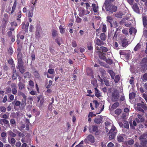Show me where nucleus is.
Instances as JSON below:
<instances>
[{
    "instance_id": "a18cd8bd",
    "label": "nucleus",
    "mask_w": 147,
    "mask_h": 147,
    "mask_svg": "<svg viewBox=\"0 0 147 147\" xmlns=\"http://www.w3.org/2000/svg\"><path fill=\"white\" fill-rule=\"evenodd\" d=\"M59 28L60 30V32L61 34H63L65 32V28H63L61 25H60Z\"/></svg>"
},
{
    "instance_id": "09e8293b",
    "label": "nucleus",
    "mask_w": 147,
    "mask_h": 147,
    "mask_svg": "<svg viewBox=\"0 0 147 147\" xmlns=\"http://www.w3.org/2000/svg\"><path fill=\"white\" fill-rule=\"evenodd\" d=\"M121 112V109H116L115 111V113L117 115H120Z\"/></svg>"
},
{
    "instance_id": "864d4df0",
    "label": "nucleus",
    "mask_w": 147,
    "mask_h": 147,
    "mask_svg": "<svg viewBox=\"0 0 147 147\" xmlns=\"http://www.w3.org/2000/svg\"><path fill=\"white\" fill-rule=\"evenodd\" d=\"M147 63V58L146 57L144 58L142 61V64H146Z\"/></svg>"
},
{
    "instance_id": "c9c22d12",
    "label": "nucleus",
    "mask_w": 147,
    "mask_h": 147,
    "mask_svg": "<svg viewBox=\"0 0 147 147\" xmlns=\"http://www.w3.org/2000/svg\"><path fill=\"white\" fill-rule=\"evenodd\" d=\"M141 48V45L139 43H138L134 48V51H138Z\"/></svg>"
},
{
    "instance_id": "37998d69",
    "label": "nucleus",
    "mask_w": 147,
    "mask_h": 147,
    "mask_svg": "<svg viewBox=\"0 0 147 147\" xmlns=\"http://www.w3.org/2000/svg\"><path fill=\"white\" fill-rule=\"evenodd\" d=\"M100 38L102 40H106V35L104 33H101L100 35Z\"/></svg>"
},
{
    "instance_id": "f3484780",
    "label": "nucleus",
    "mask_w": 147,
    "mask_h": 147,
    "mask_svg": "<svg viewBox=\"0 0 147 147\" xmlns=\"http://www.w3.org/2000/svg\"><path fill=\"white\" fill-rule=\"evenodd\" d=\"M119 54L120 55H124L126 59H127L129 57V55L128 53H126L125 51L123 50H120Z\"/></svg>"
},
{
    "instance_id": "4c0bfd02",
    "label": "nucleus",
    "mask_w": 147,
    "mask_h": 147,
    "mask_svg": "<svg viewBox=\"0 0 147 147\" xmlns=\"http://www.w3.org/2000/svg\"><path fill=\"white\" fill-rule=\"evenodd\" d=\"M135 96L136 94L134 92H132L131 93H130L129 94V98L130 99H134Z\"/></svg>"
},
{
    "instance_id": "4be33fe9",
    "label": "nucleus",
    "mask_w": 147,
    "mask_h": 147,
    "mask_svg": "<svg viewBox=\"0 0 147 147\" xmlns=\"http://www.w3.org/2000/svg\"><path fill=\"white\" fill-rule=\"evenodd\" d=\"M98 56L101 59H103L104 61L106 59L105 57V53H103L102 52H101L98 53Z\"/></svg>"
},
{
    "instance_id": "e2e57ef3",
    "label": "nucleus",
    "mask_w": 147,
    "mask_h": 147,
    "mask_svg": "<svg viewBox=\"0 0 147 147\" xmlns=\"http://www.w3.org/2000/svg\"><path fill=\"white\" fill-rule=\"evenodd\" d=\"M18 61V64H23V61L22 58H18L17 59Z\"/></svg>"
},
{
    "instance_id": "9d476101",
    "label": "nucleus",
    "mask_w": 147,
    "mask_h": 147,
    "mask_svg": "<svg viewBox=\"0 0 147 147\" xmlns=\"http://www.w3.org/2000/svg\"><path fill=\"white\" fill-rule=\"evenodd\" d=\"M0 124L1 125H4L6 127H9L10 126L9 121L6 119H1L0 120Z\"/></svg>"
},
{
    "instance_id": "2eb2a0df",
    "label": "nucleus",
    "mask_w": 147,
    "mask_h": 147,
    "mask_svg": "<svg viewBox=\"0 0 147 147\" xmlns=\"http://www.w3.org/2000/svg\"><path fill=\"white\" fill-rule=\"evenodd\" d=\"M133 10L137 13H139L140 10L137 3H134L132 6Z\"/></svg>"
},
{
    "instance_id": "cd10ccee",
    "label": "nucleus",
    "mask_w": 147,
    "mask_h": 147,
    "mask_svg": "<svg viewBox=\"0 0 147 147\" xmlns=\"http://www.w3.org/2000/svg\"><path fill=\"white\" fill-rule=\"evenodd\" d=\"M25 84L23 83L20 82L18 83V86L20 90H22L25 88Z\"/></svg>"
},
{
    "instance_id": "b1692460",
    "label": "nucleus",
    "mask_w": 147,
    "mask_h": 147,
    "mask_svg": "<svg viewBox=\"0 0 147 147\" xmlns=\"http://www.w3.org/2000/svg\"><path fill=\"white\" fill-rule=\"evenodd\" d=\"M136 121L135 120H134L133 121L132 123H131V121L129 122V124H130V125L131 127V128L133 129H135V127L133 126V125L134 126H137V123H136Z\"/></svg>"
},
{
    "instance_id": "bf43d9fd",
    "label": "nucleus",
    "mask_w": 147,
    "mask_h": 147,
    "mask_svg": "<svg viewBox=\"0 0 147 147\" xmlns=\"http://www.w3.org/2000/svg\"><path fill=\"white\" fill-rule=\"evenodd\" d=\"M123 126L125 128L127 129H129V126L128 122L126 121L123 124Z\"/></svg>"
},
{
    "instance_id": "338daca9",
    "label": "nucleus",
    "mask_w": 147,
    "mask_h": 147,
    "mask_svg": "<svg viewBox=\"0 0 147 147\" xmlns=\"http://www.w3.org/2000/svg\"><path fill=\"white\" fill-rule=\"evenodd\" d=\"M134 141L132 139H131L129 140H128L127 143L128 145H131L134 144Z\"/></svg>"
},
{
    "instance_id": "49530a36",
    "label": "nucleus",
    "mask_w": 147,
    "mask_h": 147,
    "mask_svg": "<svg viewBox=\"0 0 147 147\" xmlns=\"http://www.w3.org/2000/svg\"><path fill=\"white\" fill-rule=\"evenodd\" d=\"M87 47L88 50H89L91 51L93 50V48L92 46V44L91 43L89 42L87 44Z\"/></svg>"
},
{
    "instance_id": "6e6d98bb",
    "label": "nucleus",
    "mask_w": 147,
    "mask_h": 147,
    "mask_svg": "<svg viewBox=\"0 0 147 147\" xmlns=\"http://www.w3.org/2000/svg\"><path fill=\"white\" fill-rule=\"evenodd\" d=\"M0 110L2 112H6V108L4 106L0 107Z\"/></svg>"
},
{
    "instance_id": "79ce46f5",
    "label": "nucleus",
    "mask_w": 147,
    "mask_h": 147,
    "mask_svg": "<svg viewBox=\"0 0 147 147\" xmlns=\"http://www.w3.org/2000/svg\"><path fill=\"white\" fill-rule=\"evenodd\" d=\"M115 82L117 83L119 81L120 79V77L119 75H117L114 78Z\"/></svg>"
},
{
    "instance_id": "412c9836",
    "label": "nucleus",
    "mask_w": 147,
    "mask_h": 147,
    "mask_svg": "<svg viewBox=\"0 0 147 147\" xmlns=\"http://www.w3.org/2000/svg\"><path fill=\"white\" fill-rule=\"evenodd\" d=\"M141 66L139 68V72H144L147 69V65H141Z\"/></svg>"
},
{
    "instance_id": "bb28decb",
    "label": "nucleus",
    "mask_w": 147,
    "mask_h": 147,
    "mask_svg": "<svg viewBox=\"0 0 147 147\" xmlns=\"http://www.w3.org/2000/svg\"><path fill=\"white\" fill-rule=\"evenodd\" d=\"M95 95L98 98L101 96L100 93L99 92V90L97 88H95Z\"/></svg>"
},
{
    "instance_id": "603ef678",
    "label": "nucleus",
    "mask_w": 147,
    "mask_h": 147,
    "mask_svg": "<svg viewBox=\"0 0 147 147\" xmlns=\"http://www.w3.org/2000/svg\"><path fill=\"white\" fill-rule=\"evenodd\" d=\"M100 50L102 51V52H106L107 51H108V49L107 47H100Z\"/></svg>"
},
{
    "instance_id": "39448f33",
    "label": "nucleus",
    "mask_w": 147,
    "mask_h": 147,
    "mask_svg": "<svg viewBox=\"0 0 147 147\" xmlns=\"http://www.w3.org/2000/svg\"><path fill=\"white\" fill-rule=\"evenodd\" d=\"M108 38L111 40L112 39L113 40H117V34L116 32L114 31H111L108 32Z\"/></svg>"
},
{
    "instance_id": "7ed1b4c3",
    "label": "nucleus",
    "mask_w": 147,
    "mask_h": 147,
    "mask_svg": "<svg viewBox=\"0 0 147 147\" xmlns=\"http://www.w3.org/2000/svg\"><path fill=\"white\" fill-rule=\"evenodd\" d=\"M120 45L123 48L126 47L129 45V42L126 37H121L119 40Z\"/></svg>"
},
{
    "instance_id": "423d86ee",
    "label": "nucleus",
    "mask_w": 147,
    "mask_h": 147,
    "mask_svg": "<svg viewBox=\"0 0 147 147\" xmlns=\"http://www.w3.org/2000/svg\"><path fill=\"white\" fill-rule=\"evenodd\" d=\"M98 127L97 125H93L89 126V131L92 133L95 132V135H98Z\"/></svg>"
},
{
    "instance_id": "680f3d73",
    "label": "nucleus",
    "mask_w": 147,
    "mask_h": 147,
    "mask_svg": "<svg viewBox=\"0 0 147 147\" xmlns=\"http://www.w3.org/2000/svg\"><path fill=\"white\" fill-rule=\"evenodd\" d=\"M102 31L103 32H105L107 31V27L105 24H103L102 26Z\"/></svg>"
},
{
    "instance_id": "f257e3e1",
    "label": "nucleus",
    "mask_w": 147,
    "mask_h": 147,
    "mask_svg": "<svg viewBox=\"0 0 147 147\" xmlns=\"http://www.w3.org/2000/svg\"><path fill=\"white\" fill-rule=\"evenodd\" d=\"M135 109L141 113H144V111L147 110V107L146 105L143 102L142 103H138L136 105V106H135Z\"/></svg>"
},
{
    "instance_id": "72a5a7b5",
    "label": "nucleus",
    "mask_w": 147,
    "mask_h": 147,
    "mask_svg": "<svg viewBox=\"0 0 147 147\" xmlns=\"http://www.w3.org/2000/svg\"><path fill=\"white\" fill-rule=\"evenodd\" d=\"M123 15V13L121 12H117L115 14V16L116 17L118 18H121Z\"/></svg>"
},
{
    "instance_id": "5701e85b",
    "label": "nucleus",
    "mask_w": 147,
    "mask_h": 147,
    "mask_svg": "<svg viewBox=\"0 0 147 147\" xmlns=\"http://www.w3.org/2000/svg\"><path fill=\"white\" fill-rule=\"evenodd\" d=\"M8 136L11 138H14L16 136V134L13 132L11 130H9L7 132Z\"/></svg>"
},
{
    "instance_id": "7c9ffc66",
    "label": "nucleus",
    "mask_w": 147,
    "mask_h": 147,
    "mask_svg": "<svg viewBox=\"0 0 147 147\" xmlns=\"http://www.w3.org/2000/svg\"><path fill=\"white\" fill-rule=\"evenodd\" d=\"M24 77L25 78H29L31 76V74L28 72L25 73L24 75Z\"/></svg>"
},
{
    "instance_id": "0eeeda50",
    "label": "nucleus",
    "mask_w": 147,
    "mask_h": 147,
    "mask_svg": "<svg viewBox=\"0 0 147 147\" xmlns=\"http://www.w3.org/2000/svg\"><path fill=\"white\" fill-rule=\"evenodd\" d=\"M85 142L88 144L93 143L95 142L94 138L92 135H88L84 140Z\"/></svg>"
},
{
    "instance_id": "5fc2aeb1",
    "label": "nucleus",
    "mask_w": 147,
    "mask_h": 147,
    "mask_svg": "<svg viewBox=\"0 0 147 147\" xmlns=\"http://www.w3.org/2000/svg\"><path fill=\"white\" fill-rule=\"evenodd\" d=\"M57 35V32L55 30H53L52 31V35L53 37H55Z\"/></svg>"
},
{
    "instance_id": "f03ea898",
    "label": "nucleus",
    "mask_w": 147,
    "mask_h": 147,
    "mask_svg": "<svg viewBox=\"0 0 147 147\" xmlns=\"http://www.w3.org/2000/svg\"><path fill=\"white\" fill-rule=\"evenodd\" d=\"M117 130L115 127L112 126L108 133L109 139L110 140L114 139L117 134Z\"/></svg>"
},
{
    "instance_id": "9b49d317",
    "label": "nucleus",
    "mask_w": 147,
    "mask_h": 147,
    "mask_svg": "<svg viewBox=\"0 0 147 147\" xmlns=\"http://www.w3.org/2000/svg\"><path fill=\"white\" fill-rule=\"evenodd\" d=\"M119 93L116 92H113L112 94L111 100L113 101H117L119 97Z\"/></svg>"
},
{
    "instance_id": "de8ad7c7",
    "label": "nucleus",
    "mask_w": 147,
    "mask_h": 147,
    "mask_svg": "<svg viewBox=\"0 0 147 147\" xmlns=\"http://www.w3.org/2000/svg\"><path fill=\"white\" fill-rule=\"evenodd\" d=\"M124 138L123 136L119 135L117 136V140L118 142H122L123 141Z\"/></svg>"
},
{
    "instance_id": "473e14b6",
    "label": "nucleus",
    "mask_w": 147,
    "mask_h": 147,
    "mask_svg": "<svg viewBox=\"0 0 147 147\" xmlns=\"http://www.w3.org/2000/svg\"><path fill=\"white\" fill-rule=\"evenodd\" d=\"M8 53L11 56L13 53V51L12 48L11 46L9 47L7 50Z\"/></svg>"
},
{
    "instance_id": "4468645a",
    "label": "nucleus",
    "mask_w": 147,
    "mask_h": 147,
    "mask_svg": "<svg viewBox=\"0 0 147 147\" xmlns=\"http://www.w3.org/2000/svg\"><path fill=\"white\" fill-rule=\"evenodd\" d=\"M42 29L39 27H37L35 32V37L36 38H39L40 37V32L42 31Z\"/></svg>"
},
{
    "instance_id": "2f4dec72",
    "label": "nucleus",
    "mask_w": 147,
    "mask_h": 147,
    "mask_svg": "<svg viewBox=\"0 0 147 147\" xmlns=\"http://www.w3.org/2000/svg\"><path fill=\"white\" fill-rule=\"evenodd\" d=\"M10 123L12 126H16V122L14 119H10Z\"/></svg>"
},
{
    "instance_id": "dca6fc26",
    "label": "nucleus",
    "mask_w": 147,
    "mask_h": 147,
    "mask_svg": "<svg viewBox=\"0 0 147 147\" xmlns=\"http://www.w3.org/2000/svg\"><path fill=\"white\" fill-rule=\"evenodd\" d=\"M8 141L9 143L12 146H14L15 143L16 142V140L14 138H8Z\"/></svg>"
},
{
    "instance_id": "13d9d810",
    "label": "nucleus",
    "mask_w": 147,
    "mask_h": 147,
    "mask_svg": "<svg viewBox=\"0 0 147 147\" xmlns=\"http://www.w3.org/2000/svg\"><path fill=\"white\" fill-rule=\"evenodd\" d=\"M22 49V45H19L18 47L17 51L18 53L21 52V51Z\"/></svg>"
},
{
    "instance_id": "20e7f679",
    "label": "nucleus",
    "mask_w": 147,
    "mask_h": 147,
    "mask_svg": "<svg viewBox=\"0 0 147 147\" xmlns=\"http://www.w3.org/2000/svg\"><path fill=\"white\" fill-rule=\"evenodd\" d=\"M143 23L144 26L147 29V17L145 16V14H142ZM143 36L147 38V30H144L143 32Z\"/></svg>"
},
{
    "instance_id": "6ab92c4d",
    "label": "nucleus",
    "mask_w": 147,
    "mask_h": 147,
    "mask_svg": "<svg viewBox=\"0 0 147 147\" xmlns=\"http://www.w3.org/2000/svg\"><path fill=\"white\" fill-rule=\"evenodd\" d=\"M134 65H131L130 66V69L131 71L134 73H138L139 72V69H138V67H135L134 66Z\"/></svg>"
},
{
    "instance_id": "4d7b16f0",
    "label": "nucleus",
    "mask_w": 147,
    "mask_h": 147,
    "mask_svg": "<svg viewBox=\"0 0 147 147\" xmlns=\"http://www.w3.org/2000/svg\"><path fill=\"white\" fill-rule=\"evenodd\" d=\"M85 10L83 9L81 10L79 13V16L82 17V16H83L85 14Z\"/></svg>"
},
{
    "instance_id": "a878e982",
    "label": "nucleus",
    "mask_w": 147,
    "mask_h": 147,
    "mask_svg": "<svg viewBox=\"0 0 147 147\" xmlns=\"http://www.w3.org/2000/svg\"><path fill=\"white\" fill-rule=\"evenodd\" d=\"M108 72L110 75L112 79H114L115 74L114 72L112 70H108Z\"/></svg>"
},
{
    "instance_id": "c85d7f7f",
    "label": "nucleus",
    "mask_w": 147,
    "mask_h": 147,
    "mask_svg": "<svg viewBox=\"0 0 147 147\" xmlns=\"http://www.w3.org/2000/svg\"><path fill=\"white\" fill-rule=\"evenodd\" d=\"M119 105V103L118 102H116L113 104L111 106V108L113 109H115Z\"/></svg>"
},
{
    "instance_id": "c756f323",
    "label": "nucleus",
    "mask_w": 147,
    "mask_h": 147,
    "mask_svg": "<svg viewBox=\"0 0 147 147\" xmlns=\"http://www.w3.org/2000/svg\"><path fill=\"white\" fill-rule=\"evenodd\" d=\"M7 24V21L3 18L2 20V24L1 25V27L2 28H5Z\"/></svg>"
},
{
    "instance_id": "ddd939ff",
    "label": "nucleus",
    "mask_w": 147,
    "mask_h": 147,
    "mask_svg": "<svg viewBox=\"0 0 147 147\" xmlns=\"http://www.w3.org/2000/svg\"><path fill=\"white\" fill-rule=\"evenodd\" d=\"M103 40H100L98 38H96L94 41L95 45L98 46H100L102 45H103L104 42Z\"/></svg>"
},
{
    "instance_id": "ea45409f",
    "label": "nucleus",
    "mask_w": 147,
    "mask_h": 147,
    "mask_svg": "<svg viewBox=\"0 0 147 147\" xmlns=\"http://www.w3.org/2000/svg\"><path fill=\"white\" fill-rule=\"evenodd\" d=\"M141 79L143 82H145L147 81V73H145L142 77Z\"/></svg>"
},
{
    "instance_id": "69168bd1",
    "label": "nucleus",
    "mask_w": 147,
    "mask_h": 147,
    "mask_svg": "<svg viewBox=\"0 0 147 147\" xmlns=\"http://www.w3.org/2000/svg\"><path fill=\"white\" fill-rule=\"evenodd\" d=\"M34 74L35 77L36 78H38L40 76L38 72L37 71H35L34 73Z\"/></svg>"
},
{
    "instance_id": "58836bf2",
    "label": "nucleus",
    "mask_w": 147,
    "mask_h": 147,
    "mask_svg": "<svg viewBox=\"0 0 147 147\" xmlns=\"http://www.w3.org/2000/svg\"><path fill=\"white\" fill-rule=\"evenodd\" d=\"M26 102V99H22V100L21 103V107H22L24 108L25 107Z\"/></svg>"
},
{
    "instance_id": "8fccbe9b",
    "label": "nucleus",
    "mask_w": 147,
    "mask_h": 147,
    "mask_svg": "<svg viewBox=\"0 0 147 147\" xmlns=\"http://www.w3.org/2000/svg\"><path fill=\"white\" fill-rule=\"evenodd\" d=\"M92 7L93 10L95 13H96L97 11V7L96 6V5L95 4L93 3L92 4Z\"/></svg>"
},
{
    "instance_id": "c03bdc74",
    "label": "nucleus",
    "mask_w": 147,
    "mask_h": 147,
    "mask_svg": "<svg viewBox=\"0 0 147 147\" xmlns=\"http://www.w3.org/2000/svg\"><path fill=\"white\" fill-rule=\"evenodd\" d=\"M105 61L109 64H112L113 63V61L111 59L108 58V59H106Z\"/></svg>"
},
{
    "instance_id": "393cba45",
    "label": "nucleus",
    "mask_w": 147,
    "mask_h": 147,
    "mask_svg": "<svg viewBox=\"0 0 147 147\" xmlns=\"http://www.w3.org/2000/svg\"><path fill=\"white\" fill-rule=\"evenodd\" d=\"M143 114H138L137 115L138 119H140V120L142 122V123L144 122V119L143 117Z\"/></svg>"
},
{
    "instance_id": "aec40b11",
    "label": "nucleus",
    "mask_w": 147,
    "mask_h": 147,
    "mask_svg": "<svg viewBox=\"0 0 147 147\" xmlns=\"http://www.w3.org/2000/svg\"><path fill=\"white\" fill-rule=\"evenodd\" d=\"M17 68L19 69L20 72L23 74L25 71V68L23 66V65H18Z\"/></svg>"
},
{
    "instance_id": "052dcab7",
    "label": "nucleus",
    "mask_w": 147,
    "mask_h": 147,
    "mask_svg": "<svg viewBox=\"0 0 147 147\" xmlns=\"http://www.w3.org/2000/svg\"><path fill=\"white\" fill-rule=\"evenodd\" d=\"M33 100V99L32 97L30 96L28 98V102L30 104H32V102Z\"/></svg>"
},
{
    "instance_id": "1a4fd4ad",
    "label": "nucleus",
    "mask_w": 147,
    "mask_h": 147,
    "mask_svg": "<svg viewBox=\"0 0 147 147\" xmlns=\"http://www.w3.org/2000/svg\"><path fill=\"white\" fill-rule=\"evenodd\" d=\"M21 141L22 143H30V134H27L25 137L22 138Z\"/></svg>"
},
{
    "instance_id": "f704fd0d",
    "label": "nucleus",
    "mask_w": 147,
    "mask_h": 147,
    "mask_svg": "<svg viewBox=\"0 0 147 147\" xmlns=\"http://www.w3.org/2000/svg\"><path fill=\"white\" fill-rule=\"evenodd\" d=\"M107 22H109L111 25H112L113 20L112 17L110 16H107Z\"/></svg>"
},
{
    "instance_id": "f8f14e48",
    "label": "nucleus",
    "mask_w": 147,
    "mask_h": 147,
    "mask_svg": "<svg viewBox=\"0 0 147 147\" xmlns=\"http://www.w3.org/2000/svg\"><path fill=\"white\" fill-rule=\"evenodd\" d=\"M102 116L98 115L96 118H95L94 120V122L96 124H99L100 123H102Z\"/></svg>"
},
{
    "instance_id": "3c124183",
    "label": "nucleus",
    "mask_w": 147,
    "mask_h": 147,
    "mask_svg": "<svg viewBox=\"0 0 147 147\" xmlns=\"http://www.w3.org/2000/svg\"><path fill=\"white\" fill-rule=\"evenodd\" d=\"M11 90L10 88L9 87H7L6 88L5 94L9 95V94H10Z\"/></svg>"
},
{
    "instance_id": "774afa93",
    "label": "nucleus",
    "mask_w": 147,
    "mask_h": 147,
    "mask_svg": "<svg viewBox=\"0 0 147 147\" xmlns=\"http://www.w3.org/2000/svg\"><path fill=\"white\" fill-rule=\"evenodd\" d=\"M17 58H22V52L18 53L17 55Z\"/></svg>"
},
{
    "instance_id": "a19ab883",
    "label": "nucleus",
    "mask_w": 147,
    "mask_h": 147,
    "mask_svg": "<svg viewBox=\"0 0 147 147\" xmlns=\"http://www.w3.org/2000/svg\"><path fill=\"white\" fill-rule=\"evenodd\" d=\"M34 7L32 8V9L30 10V11H29L28 13V16L29 18H30L32 17L33 16V9H34Z\"/></svg>"
},
{
    "instance_id": "a211bd4d",
    "label": "nucleus",
    "mask_w": 147,
    "mask_h": 147,
    "mask_svg": "<svg viewBox=\"0 0 147 147\" xmlns=\"http://www.w3.org/2000/svg\"><path fill=\"white\" fill-rule=\"evenodd\" d=\"M86 70L87 75L89 76L93 77V72L92 69L88 67L87 68Z\"/></svg>"
},
{
    "instance_id": "e433bc0d",
    "label": "nucleus",
    "mask_w": 147,
    "mask_h": 147,
    "mask_svg": "<svg viewBox=\"0 0 147 147\" xmlns=\"http://www.w3.org/2000/svg\"><path fill=\"white\" fill-rule=\"evenodd\" d=\"M120 46H119L118 43L117 42H115L114 45V48L115 49H119L120 48Z\"/></svg>"
},
{
    "instance_id": "6e6552de",
    "label": "nucleus",
    "mask_w": 147,
    "mask_h": 147,
    "mask_svg": "<svg viewBox=\"0 0 147 147\" xmlns=\"http://www.w3.org/2000/svg\"><path fill=\"white\" fill-rule=\"evenodd\" d=\"M117 7L114 5H109L106 6V9L107 11H109L111 13L116 11Z\"/></svg>"
},
{
    "instance_id": "0e129e2a",
    "label": "nucleus",
    "mask_w": 147,
    "mask_h": 147,
    "mask_svg": "<svg viewBox=\"0 0 147 147\" xmlns=\"http://www.w3.org/2000/svg\"><path fill=\"white\" fill-rule=\"evenodd\" d=\"M95 61L96 62V63H95V64H96V63L99 64L100 65L103 64V63L101 61L98 59H95Z\"/></svg>"
}]
</instances>
